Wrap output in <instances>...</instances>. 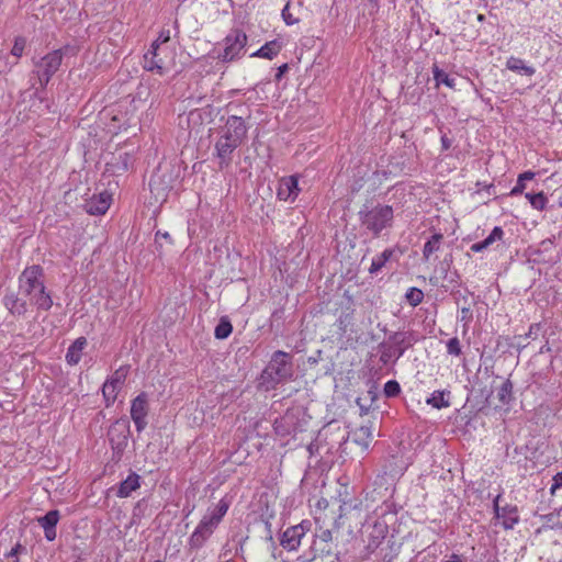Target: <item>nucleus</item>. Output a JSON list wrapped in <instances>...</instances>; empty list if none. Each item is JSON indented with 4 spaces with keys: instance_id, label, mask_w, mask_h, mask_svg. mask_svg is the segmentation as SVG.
Here are the masks:
<instances>
[{
    "instance_id": "nucleus-1",
    "label": "nucleus",
    "mask_w": 562,
    "mask_h": 562,
    "mask_svg": "<svg viewBox=\"0 0 562 562\" xmlns=\"http://www.w3.org/2000/svg\"><path fill=\"white\" fill-rule=\"evenodd\" d=\"M20 293L30 300L38 311H49L53 306L50 291L44 282V270L38 265L26 267L19 277Z\"/></svg>"
},
{
    "instance_id": "nucleus-2",
    "label": "nucleus",
    "mask_w": 562,
    "mask_h": 562,
    "mask_svg": "<svg viewBox=\"0 0 562 562\" xmlns=\"http://www.w3.org/2000/svg\"><path fill=\"white\" fill-rule=\"evenodd\" d=\"M293 374L292 356L285 351L277 350L260 374L259 386L265 391L276 390L280 383L291 380Z\"/></svg>"
},
{
    "instance_id": "nucleus-3",
    "label": "nucleus",
    "mask_w": 562,
    "mask_h": 562,
    "mask_svg": "<svg viewBox=\"0 0 562 562\" xmlns=\"http://www.w3.org/2000/svg\"><path fill=\"white\" fill-rule=\"evenodd\" d=\"M361 227L372 237L378 238L384 229L391 228L394 210L391 205L364 203L358 212Z\"/></svg>"
},
{
    "instance_id": "nucleus-4",
    "label": "nucleus",
    "mask_w": 562,
    "mask_h": 562,
    "mask_svg": "<svg viewBox=\"0 0 562 562\" xmlns=\"http://www.w3.org/2000/svg\"><path fill=\"white\" fill-rule=\"evenodd\" d=\"M229 505L231 503L228 499L222 498L213 508L207 509L206 514L202 517L189 538V546L191 549L198 550L204 546L223 520Z\"/></svg>"
},
{
    "instance_id": "nucleus-5",
    "label": "nucleus",
    "mask_w": 562,
    "mask_h": 562,
    "mask_svg": "<svg viewBox=\"0 0 562 562\" xmlns=\"http://www.w3.org/2000/svg\"><path fill=\"white\" fill-rule=\"evenodd\" d=\"M68 46L54 49L40 58H33L32 74L36 77L41 90H45L53 76L59 70Z\"/></svg>"
},
{
    "instance_id": "nucleus-6",
    "label": "nucleus",
    "mask_w": 562,
    "mask_h": 562,
    "mask_svg": "<svg viewBox=\"0 0 562 562\" xmlns=\"http://www.w3.org/2000/svg\"><path fill=\"white\" fill-rule=\"evenodd\" d=\"M131 435L130 422L126 417L116 419L108 430V437L112 449V460L119 462L128 443Z\"/></svg>"
},
{
    "instance_id": "nucleus-7",
    "label": "nucleus",
    "mask_w": 562,
    "mask_h": 562,
    "mask_svg": "<svg viewBox=\"0 0 562 562\" xmlns=\"http://www.w3.org/2000/svg\"><path fill=\"white\" fill-rule=\"evenodd\" d=\"M247 35L239 29H233L223 40L224 49L217 55V59L223 63H232L241 58L246 50Z\"/></svg>"
},
{
    "instance_id": "nucleus-8",
    "label": "nucleus",
    "mask_w": 562,
    "mask_h": 562,
    "mask_svg": "<svg viewBox=\"0 0 562 562\" xmlns=\"http://www.w3.org/2000/svg\"><path fill=\"white\" fill-rule=\"evenodd\" d=\"M247 126L243 117L231 115L220 132L221 139L240 146L247 136Z\"/></svg>"
},
{
    "instance_id": "nucleus-9",
    "label": "nucleus",
    "mask_w": 562,
    "mask_h": 562,
    "mask_svg": "<svg viewBox=\"0 0 562 562\" xmlns=\"http://www.w3.org/2000/svg\"><path fill=\"white\" fill-rule=\"evenodd\" d=\"M131 418L137 432H142L148 425L147 416L149 414V400L146 392H140L131 402Z\"/></svg>"
},
{
    "instance_id": "nucleus-10",
    "label": "nucleus",
    "mask_w": 562,
    "mask_h": 562,
    "mask_svg": "<svg viewBox=\"0 0 562 562\" xmlns=\"http://www.w3.org/2000/svg\"><path fill=\"white\" fill-rule=\"evenodd\" d=\"M311 526L310 520H303L295 526L286 528L280 537L281 547L288 551L296 550L306 532L311 529Z\"/></svg>"
},
{
    "instance_id": "nucleus-11",
    "label": "nucleus",
    "mask_w": 562,
    "mask_h": 562,
    "mask_svg": "<svg viewBox=\"0 0 562 562\" xmlns=\"http://www.w3.org/2000/svg\"><path fill=\"white\" fill-rule=\"evenodd\" d=\"M417 340V335L413 330L393 331L386 339L391 348L396 352V360H398L408 348L413 347Z\"/></svg>"
},
{
    "instance_id": "nucleus-12",
    "label": "nucleus",
    "mask_w": 562,
    "mask_h": 562,
    "mask_svg": "<svg viewBox=\"0 0 562 562\" xmlns=\"http://www.w3.org/2000/svg\"><path fill=\"white\" fill-rule=\"evenodd\" d=\"M26 299L20 293V290L18 292L7 290L2 303L13 317H23L29 311Z\"/></svg>"
},
{
    "instance_id": "nucleus-13",
    "label": "nucleus",
    "mask_w": 562,
    "mask_h": 562,
    "mask_svg": "<svg viewBox=\"0 0 562 562\" xmlns=\"http://www.w3.org/2000/svg\"><path fill=\"white\" fill-rule=\"evenodd\" d=\"M499 498L501 494L493 502L494 514L496 518L502 519V525L505 529H512L519 520L517 508L515 506L501 507L498 504Z\"/></svg>"
},
{
    "instance_id": "nucleus-14",
    "label": "nucleus",
    "mask_w": 562,
    "mask_h": 562,
    "mask_svg": "<svg viewBox=\"0 0 562 562\" xmlns=\"http://www.w3.org/2000/svg\"><path fill=\"white\" fill-rule=\"evenodd\" d=\"M111 201V194L106 191H103L98 195H93L91 199L87 200L83 207L90 215H103L109 210Z\"/></svg>"
},
{
    "instance_id": "nucleus-15",
    "label": "nucleus",
    "mask_w": 562,
    "mask_h": 562,
    "mask_svg": "<svg viewBox=\"0 0 562 562\" xmlns=\"http://www.w3.org/2000/svg\"><path fill=\"white\" fill-rule=\"evenodd\" d=\"M318 542L315 541L312 546L313 551H319L321 553L317 554L318 561H323L325 558L328 559L326 562H336L338 560L337 555H333L330 552V548L328 543L333 539V533L329 529L322 530L319 535H317Z\"/></svg>"
},
{
    "instance_id": "nucleus-16",
    "label": "nucleus",
    "mask_w": 562,
    "mask_h": 562,
    "mask_svg": "<svg viewBox=\"0 0 562 562\" xmlns=\"http://www.w3.org/2000/svg\"><path fill=\"white\" fill-rule=\"evenodd\" d=\"M299 179L296 176H290L288 178H283L279 182V187L277 190V196L282 201H294L299 195Z\"/></svg>"
},
{
    "instance_id": "nucleus-17",
    "label": "nucleus",
    "mask_w": 562,
    "mask_h": 562,
    "mask_svg": "<svg viewBox=\"0 0 562 562\" xmlns=\"http://www.w3.org/2000/svg\"><path fill=\"white\" fill-rule=\"evenodd\" d=\"M238 146L217 138L215 143V156L218 158V168L226 169L232 162V155Z\"/></svg>"
},
{
    "instance_id": "nucleus-18",
    "label": "nucleus",
    "mask_w": 562,
    "mask_h": 562,
    "mask_svg": "<svg viewBox=\"0 0 562 562\" xmlns=\"http://www.w3.org/2000/svg\"><path fill=\"white\" fill-rule=\"evenodd\" d=\"M58 520L59 512L57 509L49 510L44 516L37 518V522L44 529L45 538L48 541L56 539V525Z\"/></svg>"
},
{
    "instance_id": "nucleus-19",
    "label": "nucleus",
    "mask_w": 562,
    "mask_h": 562,
    "mask_svg": "<svg viewBox=\"0 0 562 562\" xmlns=\"http://www.w3.org/2000/svg\"><path fill=\"white\" fill-rule=\"evenodd\" d=\"M158 43L154 42L150 49L144 55V68L148 71H156L159 75H164L166 68L162 60L158 57Z\"/></svg>"
},
{
    "instance_id": "nucleus-20",
    "label": "nucleus",
    "mask_w": 562,
    "mask_h": 562,
    "mask_svg": "<svg viewBox=\"0 0 562 562\" xmlns=\"http://www.w3.org/2000/svg\"><path fill=\"white\" fill-rule=\"evenodd\" d=\"M296 416L293 412L288 411L281 418L276 419L273 427L278 435L289 436L296 432Z\"/></svg>"
},
{
    "instance_id": "nucleus-21",
    "label": "nucleus",
    "mask_w": 562,
    "mask_h": 562,
    "mask_svg": "<svg viewBox=\"0 0 562 562\" xmlns=\"http://www.w3.org/2000/svg\"><path fill=\"white\" fill-rule=\"evenodd\" d=\"M87 346V339L85 337L77 338L67 349L66 352V361L70 366H76L79 363L82 350Z\"/></svg>"
},
{
    "instance_id": "nucleus-22",
    "label": "nucleus",
    "mask_w": 562,
    "mask_h": 562,
    "mask_svg": "<svg viewBox=\"0 0 562 562\" xmlns=\"http://www.w3.org/2000/svg\"><path fill=\"white\" fill-rule=\"evenodd\" d=\"M139 486L140 476L137 473L132 472L124 481L120 483L116 495L122 498L128 497L131 493L139 488Z\"/></svg>"
},
{
    "instance_id": "nucleus-23",
    "label": "nucleus",
    "mask_w": 562,
    "mask_h": 562,
    "mask_svg": "<svg viewBox=\"0 0 562 562\" xmlns=\"http://www.w3.org/2000/svg\"><path fill=\"white\" fill-rule=\"evenodd\" d=\"M282 49V43L278 40H273L267 42L263 46H261L258 50L252 53L250 57H260L266 59H272L276 57Z\"/></svg>"
},
{
    "instance_id": "nucleus-24",
    "label": "nucleus",
    "mask_w": 562,
    "mask_h": 562,
    "mask_svg": "<svg viewBox=\"0 0 562 562\" xmlns=\"http://www.w3.org/2000/svg\"><path fill=\"white\" fill-rule=\"evenodd\" d=\"M506 68L518 74H522L525 76H533L536 69L532 66H528L521 58L518 57H509L506 61Z\"/></svg>"
},
{
    "instance_id": "nucleus-25",
    "label": "nucleus",
    "mask_w": 562,
    "mask_h": 562,
    "mask_svg": "<svg viewBox=\"0 0 562 562\" xmlns=\"http://www.w3.org/2000/svg\"><path fill=\"white\" fill-rule=\"evenodd\" d=\"M372 439L373 435L370 426H361L353 431V441L363 449L369 448Z\"/></svg>"
},
{
    "instance_id": "nucleus-26",
    "label": "nucleus",
    "mask_w": 562,
    "mask_h": 562,
    "mask_svg": "<svg viewBox=\"0 0 562 562\" xmlns=\"http://www.w3.org/2000/svg\"><path fill=\"white\" fill-rule=\"evenodd\" d=\"M128 372H130V367L128 366H121L119 369H116L112 375H110L106 380H105V383L113 386V387H117L119 390L122 389L123 384L125 383V380L128 375Z\"/></svg>"
},
{
    "instance_id": "nucleus-27",
    "label": "nucleus",
    "mask_w": 562,
    "mask_h": 562,
    "mask_svg": "<svg viewBox=\"0 0 562 562\" xmlns=\"http://www.w3.org/2000/svg\"><path fill=\"white\" fill-rule=\"evenodd\" d=\"M443 235L441 233H435L424 245L423 258L428 261L430 256L440 249L441 240Z\"/></svg>"
},
{
    "instance_id": "nucleus-28",
    "label": "nucleus",
    "mask_w": 562,
    "mask_h": 562,
    "mask_svg": "<svg viewBox=\"0 0 562 562\" xmlns=\"http://www.w3.org/2000/svg\"><path fill=\"white\" fill-rule=\"evenodd\" d=\"M450 395V391H435L426 403L435 408H445L450 406V402L447 398Z\"/></svg>"
},
{
    "instance_id": "nucleus-29",
    "label": "nucleus",
    "mask_w": 562,
    "mask_h": 562,
    "mask_svg": "<svg viewBox=\"0 0 562 562\" xmlns=\"http://www.w3.org/2000/svg\"><path fill=\"white\" fill-rule=\"evenodd\" d=\"M393 252L394 250L389 248L382 251L376 258H373L369 272L373 274L380 271L385 266V263L391 259Z\"/></svg>"
},
{
    "instance_id": "nucleus-30",
    "label": "nucleus",
    "mask_w": 562,
    "mask_h": 562,
    "mask_svg": "<svg viewBox=\"0 0 562 562\" xmlns=\"http://www.w3.org/2000/svg\"><path fill=\"white\" fill-rule=\"evenodd\" d=\"M233 331V326L229 322V319L224 316L220 319L218 324L215 327L214 336L217 339H225L227 338Z\"/></svg>"
},
{
    "instance_id": "nucleus-31",
    "label": "nucleus",
    "mask_w": 562,
    "mask_h": 562,
    "mask_svg": "<svg viewBox=\"0 0 562 562\" xmlns=\"http://www.w3.org/2000/svg\"><path fill=\"white\" fill-rule=\"evenodd\" d=\"M398 457L391 456L386 460V464L384 465V473L391 476H396L403 474L406 467L404 464L397 465Z\"/></svg>"
},
{
    "instance_id": "nucleus-32",
    "label": "nucleus",
    "mask_w": 562,
    "mask_h": 562,
    "mask_svg": "<svg viewBox=\"0 0 562 562\" xmlns=\"http://www.w3.org/2000/svg\"><path fill=\"white\" fill-rule=\"evenodd\" d=\"M432 74H434V79L437 82V86L442 83L449 88H454V86H456L454 79L450 78L449 75L446 71L441 70L437 65H434Z\"/></svg>"
},
{
    "instance_id": "nucleus-33",
    "label": "nucleus",
    "mask_w": 562,
    "mask_h": 562,
    "mask_svg": "<svg viewBox=\"0 0 562 562\" xmlns=\"http://www.w3.org/2000/svg\"><path fill=\"white\" fill-rule=\"evenodd\" d=\"M497 396L502 404H509L513 398V383L509 379L503 382L498 390Z\"/></svg>"
},
{
    "instance_id": "nucleus-34",
    "label": "nucleus",
    "mask_w": 562,
    "mask_h": 562,
    "mask_svg": "<svg viewBox=\"0 0 562 562\" xmlns=\"http://www.w3.org/2000/svg\"><path fill=\"white\" fill-rule=\"evenodd\" d=\"M381 355H380V361L383 364H387L392 358H394V362H396V352H394V349L391 348L390 344L385 340L380 344Z\"/></svg>"
},
{
    "instance_id": "nucleus-35",
    "label": "nucleus",
    "mask_w": 562,
    "mask_h": 562,
    "mask_svg": "<svg viewBox=\"0 0 562 562\" xmlns=\"http://www.w3.org/2000/svg\"><path fill=\"white\" fill-rule=\"evenodd\" d=\"M119 391L117 387H113L105 382L103 383L102 395L106 407H110L115 402Z\"/></svg>"
},
{
    "instance_id": "nucleus-36",
    "label": "nucleus",
    "mask_w": 562,
    "mask_h": 562,
    "mask_svg": "<svg viewBox=\"0 0 562 562\" xmlns=\"http://www.w3.org/2000/svg\"><path fill=\"white\" fill-rule=\"evenodd\" d=\"M407 302L413 306H417L423 302L424 293L418 288H409L405 294Z\"/></svg>"
},
{
    "instance_id": "nucleus-37",
    "label": "nucleus",
    "mask_w": 562,
    "mask_h": 562,
    "mask_svg": "<svg viewBox=\"0 0 562 562\" xmlns=\"http://www.w3.org/2000/svg\"><path fill=\"white\" fill-rule=\"evenodd\" d=\"M504 236V231L499 226H495L491 234L482 240V244L484 245L485 249H487L491 245H493L496 240H502Z\"/></svg>"
},
{
    "instance_id": "nucleus-38",
    "label": "nucleus",
    "mask_w": 562,
    "mask_h": 562,
    "mask_svg": "<svg viewBox=\"0 0 562 562\" xmlns=\"http://www.w3.org/2000/svg\"><path fill=\"white\" fill-rule=\"evenodd\" d=\"M447 352L450 356L459 357L462 355L461 342L458 337L450 338L447 344Z\"/></svg>"
},
{
    "instance_id": "nucleus-39",
    "label": "nucleus",
    "mask_w": 562,
    "mask_h": 562,
    "mask_svg": "<svg viewBox=\"0 0 562 562\" xmlns=\"http://www.w3.org/2000/svg\"><path fill=\"white\" fill-rule=\"evenodd\" d=\"M383 392L386 397H395L401 393V386L397 381L390 380L384 384Z\"/></svg>"
},
{
    "instance_id": "nucleus-40",
    "label": "nucleus",
    "mask_w": 562,
    "mask_h": 562,
    "mask_svg": "<svg viewBox=\"0 0 562 562\" xmlns=\"http://www.w3.org/2000/svg\"><path fill=\"white\" fill-rule=\"evenodd\" d=\"M25 45H26V40L23 36L15 37L13 47L11 49V54L13 56L20 58L23 55Z\"/></svg>"
},
{
    "instance_id": "nucleus-41",
    "label": "nucleus",
    "mask_w": 562,
    "mask_h": 562,
    "mask_svg": "<svg viewBox=\"0 0 562 562\" xmlns=\"http://www.w3.org/2000/svg\"><path fill=\"white\" fill-rule=\"evenodd\" d=\"M548 199L543 192L536 193L532 195V207L539 211L544 210Z\"/></svg>"
},
{
    "instance_id": "nucleus-42",
    "label": "nucleus",
    "mask_w": 562,
    "mask_h": 562,
    "mask_svg": "<svg viewBox=\"0 0 562 562\" xmlns=\"http://www.w3.org/2000/svg\"><path fill=\"white\" fill-rule=\"evenodd\" d=\"M119 160L121 161V166H116V169L114 171H126L128 169L131 156L127 153H124L119 156Z\"/></svg>"
},
{
    "instance_id": "nucleus-43",
    "label": "nucleus",
    "mask_w": 562,
    "mask_h": 562,
    "mask_svg": "<svg viewBox=\"0 0 562 562\" xmlns=\"http://www.w3.org/2000/svg\"><path fill=\"white\" fill-rule=\"evenodd\" d=\"M282 18L288 25L295 24L299 21L297 19L293 18V15L290 13L289 4H286L282 10Z\"/></svg>"
},
{
    "instance_id": "nucleus-44",
    "label": "nucleus",
    "mask_w": 562,
    "mask_h": 562,
    "mask_svg": "<svg viewBox=\"0 0 562 562\" xmlns=\"http://www.w3.org/2000/svg\"><path fill=\"white\" fill-rule=\"evenodd\" d=\"M526 189V183L525 181H521L520 182V178L517 179V182H516V186L510 190V195L512 196H516V195H519L524 192V190Z\"/></svg>"
},
{
    "instance_id": "nucleus-45",
    "label": "nucleus",
    "mask_w": 562,
    "mask_h": 562,
    "mask_svg": "<svg viewBox=\"0 0 562 562\" xmlns=\"http://www.w3.org/2000/svg\"><path fill=\"white\" fill-rule=\"evenodd\" d=\"M562 487V471L553 476V484L550 487L551 494H554L555 490Z\"/></svg>"
},
{
    "instance_id": "nucleus-46",
    "label": "nucleus",
    "mask_w": 562,
    "mask_h": 562,
    "mask_svg": "<svg viewBox=\"0 0 562 562\" xmlns=\"http://www.w3.org/2000/svg\"><path fill=\"white\" fill-rule=\"evenodd\" d=\"M349 324H350V315L349 314H345V315H340L339 316V318H338V326H339L340 330L346 333L347 326Z\"/></svg>"
},
{
    "instance_id": "nucleus-47",
    "label": "nucleus",
    "mask_w": 562,
    "mask_h": 562,
    "mask_svg": "<svg viewBox=\"0 0 562 562\" xmlns=\"http://www.w3.org/2000/svg\"><path fill=\"white\" fill-rule=\"evenodd\" d=\"M540 329H541V324L540 323L531 324L530 327H529L528 333L526 334V337L536 338L539 335Z\"/></svg>"
},
{
    "instance_id": "nucleus-48",
    "label": "nucleus",
    "mask_w": 562,
    "mask_h": 562,
    "mask_svg": "<svg viewBox=\"0 0 562 562\" xmlns=\"http://www.w3.org/2000/svg\"><path fill=\"white\" fill-rule=\"evenodd\" d=\"M288 69H289L288 64H283V65H281L280 67H278V69H277V74H276V76H274V79H276L277 81H280V80H281V78L283 77V75L288 71Z\"/></svg>"
},
{
    "instance_id": "nucleus-49",
    "label": "nucleus",
    "mask_w": 562,
    "mask_h": 562,
    "mask_svg": "<svg viewBox=\"0 0 562 562\" xmlns=\"http://www.w3.org/2000/svg\"><path fill=\"white\" fill-rule=\"evenodd\" d=\"M317 553H314L313 557L300 555L296 562H318Z\"/></svg>"
},
{
    "instance_id": "nucleus-50",
    "label": "nucleus",
    "mask_w": 562,
    "mask_h": 562,
    "mask_svg": "<svg viewBox=\"0 0 562 562\" xmlns=\"http://www.w3.org/2000/svg\"><path fill=\"white\" fill-rule=\"evenodd\" d=\"M159 238H164V239H166V240H167L168 243H170V244L172 243L171 236H170V234H169V233H167V232H165V233H162V232H160V231L156 232V234H155V240H156V241H158V239H159Z\"/></svg>"
},
{
    "instance_id": "nucleus-51",
    "label": "nucleus",
    "mask_w": 562,
    "mask_h": 562,
    "mask_svg": "<svg viewBox=\"0 0 562 562\" xmlns=\"http://www.w3.org/2000/svg\"><path fill=\"white\" fill-rule=\"evenodd\" d=\"M169 38H170L169 31H167V33L161 32L160 35L158 36V38L155 42L158 43V47H159L160 44L167 43L169 41Z\"/></svg>"
},
{
    "instance_id": "nucleus-52",
    "label": "nucleus",
    "mask_w": 562,
    "mask_h": 562,
    "mask_svg": "<svg viewBox=\"0 0 562 562\" xmlns=\"http://www.w3.org/2000/svg\"><path fill=\"white\" fill-rule=\"evenodd\" d=\"M535 176H536V175H535V172H532V171H525V172L520 173V175L518 176V178H520V182H521V181H525V182H526L527 180H532V179L535 178Z\"/></svg>"
},
{
    "instance_id": "nucleus-53",
    "label": "nucleus",
    "mask_w": 562,
    "mask_h": 562,
    "mask_svg": "<svg viewBox=\"0 0 562 562\" xmlns=\"http://www.w3.org/2000/svg\"><path fill=\"white\" fill-rule=\"evenodd\" d=\"M472 317L470 307L461 308V321H469Z\"/></svg>"
},
{
    "instance_id": "nucleus-54",
    "label": "nucleus",
    "mask_w": 562,
    "mask_h": 562,
    "mask_svg": "<svg viewBox=\"0 0 562 562\" xmlns=\"http://www.w3.org/2000/svg\"><path fill=\"white\" fill-rule=\"evenodd\" d=\"M24 550H25V548L22 547L20 543H18V544H15V547H13L11 549L8 557H11V558L16 557L20 551H24Z\"/></svg>"
},
{
    "instance_id": "nucleus-55",
    "label": "nucleus",
    "mask_w": 562,
    "mask_h": 562,
    "mask_svg": "<svg viewBox=\"0 0 562 562\" xmlns=\"http://www.w3.org/2000/svg\"><path fill=\"white\" fill-rule=\"evenodd\" d=\"M441 145L443 150H448L451 146V140L446 135L441 136Z\"/></svg>"
},
{
    "instance_id": "nucleus-56",
    "label": "nucleus",
    "mask_w": 562,
    "mask_h": 562,
    "mask_svg": "<svg viewBox=\"0 0 562 562\" xmlns=\"http://www.w3.org/2000/svg\"><path fill=\"white\" fill-rule=\"evenodd\" d=\"M471 250L473 252H481L483 250H485V247L484 245L482 244V241H479V243H475L471 246Z\"/></svg>"
},
{
    "instance_id": "nucleus-57",
    "label": "nucleus",
    "mask_w": 562,
    "mask_h": 562,
    "mask_svg": "<svg viewBox=\"0 0 562 562\" xmlns=\"http://www.w3.org/2000/svg\"><path fill=\"white\" fill-rule=\"evenodd\" d=\"M445 562H462L461 557L459 554L452 553L450 559Z\"/></svg>"
},
{
    "instance_id": "nucleus-58",
    "label": "nucleus",
    "mask_w": 562,
    "mask_h": 562,
    "mask_svg": "<svg viewBox=\"0 0 562 562\" xmlns=\"http://www.w3.org/2000/svg\"><path fill=\"white\" fill-rule=\"evenodd\" d=\"M551 350L550 346H549V342L547 341L541 348H540V353H544V352H549Z\"/></svg>"
},
{
    "instance_id": "nucleus-59",
    "label": "nucleus",
    "mask_w": 562,
    "mask_h": 562,
    "mask_svg": "<svg viewBox=\"0 0 562 562\" xmlns=\"http://www.w3.org/2000/svg\"><path fill=\"white\" fill-rule=\"evenodd\" d=\"M536 193H526L525 196L526 199H528V201L530 202V204H532V195H535Z\"/></svg>"
},
{
    "instance_id": "nucleus-60",
    "label": "nucleus",
    "mask_w": 562,
    "mask_h": 562,
    "mask_svg": "<svg viewBox=\"0 0 562 562\" xmlns=\"http://www.w3.org/2000/svg\"><path fill=\"white\" fill-rule=\"evenodd\" d=\"M361 414H366L368 412V408H364L362 405H360Z\"/></svg>"
},
{
    "instance_id": "nucleus-61",
    "label": "nucleus",
    "mask_w": 562,
    "mask_h": 562,
    "mask_svg": "<svg viewBox=\"0 0 562 562\" xmlns=\"http://www.w3.org/2000/svg\"><path fill=\"white\" fill-rule=\"evenodd\" d=\"M484 19H485V18H484V15H483V14H479V15H477V20H479V21H483Z\"/></svg>"
},
{
    "instance_id": "nucleus-62",
    "label": "nucleus",
    "mask_w": 562,
    "mask_h": 562,
    "mask_svg": "<svg viewBox=\"0 0 562 562\" xmlns=\"http://www.w3.org/2000/svg\"><path fill=\"white\" fill-rule=\"evenodd\" d=\"M559 205L562 207V195L559 198Z\"/></svg>"
},
{
    "instance_id": "nucleus-63",
    "label": "nucleus",
    "mask_w": 562,
    "mask_h": 562,
    "mask_svg": "<svg viewBox=\"0 0 562 562\" xmlns=\"http://www.w3.org/2000/svg\"><path fill=\"white\" fill-rule=\"evenodd\" d=\"M155 562H162V561H160V560H156Z\"/></svg>"
},
{
    "instance_id": "nucleus-64",
    "label": "nucleus",
    "mask_w": 562,
    "mask_h": 562,
    "mask_svg": "<svg viewBox=\"0 0 562 562\" xmlns=\"http://www.w3.org/2000/svg\"><path fill=\"white\" fill-rule=\"evenodd\" d=\"M224 562H228V561H224Z\"/></svg>"
}]
</instances>
